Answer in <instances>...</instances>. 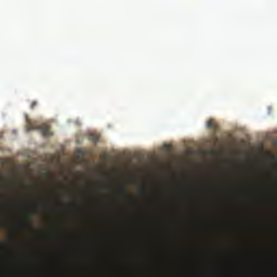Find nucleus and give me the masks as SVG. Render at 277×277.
Segmentation results:
<instances>
[{
  "label": "nucleus",
  "instance_id": "4",
  "mask_svg": "<svg viewBox=\"0 0 277 277\" xmlns=\"http://www.w3.org/2000/svg\"><path fill=\"white\" fill-rule=\"evenodd\" d=\"M89 138H90L92 142H98L100 135H97L96 133H91V135L89 136Z\"/></svg>",
  "mask_w": 277,
  "mask_h": 277
},
{
  "label": "nucleus",
  "instance_id": "3",
  "mask_svg": "<svg viewBox=\"0 0 277 277\" xmlns=\"http://www.w3.org/2000/svg\"><path fill=\"white\" fill-rule=\"evenodd\" d=\"M208 127L209 129H217V124L215 122V120H208Z\"/></svg>",
  "mask_w": 277,
  "mask_h": 277
},
{
  "label": "nucleus",
  "instance_id": "2",
  "mask_svg": "<svg viewBox=\"0 0 277 277\" xmlns=\"http://www.w3.org/2000/svg\"><path fill=\"white\" fill-rule=\"evenodd\" d=\"M118 194H119V196H121L122 198H127V197H128V193H127L126 187H119Z\"/></svg>",
  "mask_w": 277,
  "mask_h": 277
},
{
  "label": "nucleus",
  "instance_id": "6",
  "mask_svg": "<svg viewBox=\"0 0 277 277\" xmlns=\"http://www.w3.org/2000/svg\"><path fill=\"white\" fill-rule=\"evenodd\" d=\"M36 105H38L37 102H32L31 103V108L34 109L36 107Z\"/></svg>",
  "mask_w": 277,
  "mask_h": 277
},
{
  "label": "nucleus",
  "instance_id": "9",
  "mask_svg": "<svg viewBox=\"0 0 277 277\" xmlns=\"http://www.w3.org/2000/svg\"><path fill=\"white\" fill-rule=\"evenodd\" d=\"M40 208V206H36V209H39Z\"/></svg>",
  "mask_w": 277,
  "mask_h": 277
},
{
  "label": "nucleus",
  "instance_id": "7",
  "mask_svg": "<svg viewBox=\"0 0 277 277\" xmlns=\"http://www.w3.org/2000/svg\"><path fill=\"white\" fill-rule=\"evenodd\" d=\"M18 226H25V223H18Z\"/></svg>",
  "mask_w": 277,
  "mask_h": 277
},
{
  "label": "nucleus",
  "instance_id": "5",
  "mask_svg": "<svg viewBox=\"0 0 277 277\" xmlns=\"http://www.w3.org/2000/svg\"><path fill=\"white\" fill-rule=\"evenodd\" d=\"M141 194H143V196H147L148 189H146V187H142L141 188Z\"/></svg>",
  "mask_w": 277,
  "mask_h": 277
},
{
  "label": "nucleus",
  "instance_id": "8",
  "mask_svg": "<svg viewBox=\"0 0 277 277\" xmlns=\"http://www.w3.org/2000/svg\"><path fill=\"white\" fill-rule=\"evenodd\" d=\"M2 198L1 189H0V199Z\"/></svg>",
  "mask_w": 277,
  "mask_h": 277
},
{
  "label": "nucleus",
  "instance_id": "1",
  "mask_svg": "<svg viewBox=\"0 0 277 277\" xmlns=\"http://www.w3.org/2000/svg\"><path fill=\"white\" fill-rule=\"evenodd\" d=\"M36 129H39L41 131L42 135H44L47 137H49L50 135H53L50 124H37L36 122H32L31 120H27L26 131H34Z\"/></svg>",
  "mask_w": 277,
  "mask_h": 277
}]
</instances>
